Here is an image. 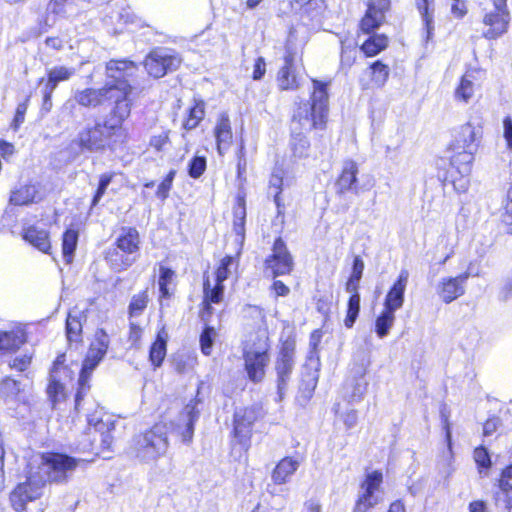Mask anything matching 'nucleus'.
Returning <instances> with one entry per match:
<instances>
[{"label": "nucleus", "instance_id": "f257e3e1", "mask_svg": "<svg viewBox=\"0 0 512 512\" xmlns=\"http://www.w3.org/2000/svg\"><path fill=\"white\" fill-rule=\"evenodd\" d=\"M83 460L65 454L52 453L42 458L35 471H30L26 482L18 484L10 493V502L17 512L26 508L28 501L38 499L47 481L62 483L67 481L78 463Z\"/></svg>", "mask_w": 512, "mask_h": 512}, {"label": "nucleus", "instance_id": "f03ea898", "mask_svg": "<svg viewBox=\"0 0 512 512\" xmlns=\"http://www.w3.org/2000/svg\"><path fill=\"white\" fill-rule=\"evenodd\" d=\"M135 65L131 61H115L111 60L106 65L107 76L113 79L107 82L100 89L85 88L77 90L74 94V100L77 104L87 108H96L103 105L107 101H113L115 106L119 103H130L129 95L132 87L125 76L131 75L128 71H133Z\"/></svg>", "mask_w": 512, "mask_h": 512}, {"label": "nucleus", "instance_id": "7ed1b4c3", "mask_svg": "<svg viewBox=\"0 0 512 512\" xmlns=\"http://www.w3.org/2000/svg\"><path fill=\"white\" fill-rule=\"evenodd\" d=\"M331 81L312 79L308 102L301 103L293 114V123H298L304 131L324 129L329 114V87Z\"/></svg>", "mask_w": 512, "mask_h": 512}, {"label": "nucleus", "instance_id": "20e7f679", "mask_svg": "<svg viewBox=\"0 0 512 512\" xmlns=\"http://www.w3.org/2000/svg\"><path fill=\"white\" fill-rule=\"evenodd\" d=\"M131 104L119 103L114 107L113 116L92 127L84 128L78 134V143L82 150L91 152L104 150L110 145L112 136L121 128L122 122L130 115Z\"/></svg>", "mask_w": 512, "mask_h": 512}, {"label": "nucleus", "instance_id": "39448f33", "mask_svg": "<svg viewBox=\"0 0 512 512\" xmlns=\"http://www.w3.org/2000/svg\"><path fill=\"white\" fill-rule=\"evenodd\" d=\"M169 447L168 426L157 423L151 429L138 434L133 439V450L138 459L145 463L157 461Z\"/></svg>", "mask_w": 512, "mask_h": 512}, {"label": "nucleus", "instance_id": "423d86ee", "mask_svg": "<svg viewBox=\"0 0 512 512\" xmlns=\"http://www.w3.org/2000/svg\"><path fill=\"white\" fill-rule=\"evenodd\" d=\"M181 63L182 58L175 50L167 47H156L145 57L143 64L151 77L159 79L167 73L177 70Z\"/></svg>", "mask_w": 512, "mask_h": 512}, {"label": "nucleus", "instance_id": "0eeeda50", "mask_svg": "<svg viewBox=\"0 0 512 512\" xmlns=\"http://www.w3.org/2000/svg\"><path fill=\"white\" fill-rule=\"evenodd\" d=\"M245 369L253 382H260L265 376V367L269 362L268 345L259 340L244 349Z\"/></svg>", "mask_w": 512, "mask_h": 512}, {"label": "nucleus", "instance_id": "6e6552de", "mask_svg": "<svg viewBox=\"0 0 512 512\" xmlns=\"http://www.w3.org/2000/svg\"><path fill=\"white\" fill-rule=\"evenodd\" d=\"M295 364V342L286 340L282 343L275 361L277 388L280 396L284 393Z\"/></svg>", "mask_w": 512, "mask_h": 512}, {"label": "nucleus", "instance_id": "1a4fd4ad", "mask_svg": "<svg viewBox=\"0 0 512 512\" xmlns=\"http://www.w3.org/2000/svg\"><path fill=\"white\" fill-rule=\"evenodd\" d=\"M265 267L271 270L273 277L290 274L294 260L286 243L278 237L273 244L272 253L265 260Z\"/></svg>", "mask_w": 512, "mask_h": 512}, {"label": "nucleus", "instance_id": "9d476101", "mask_svg": "<svg viewBox=\"0 0 512 512\" xmlns=\"http://www.w3.org/2000/svg\"><path fill=\"white\" fill-rule=\"evenodd\" d=\"M383 475L380 471L368 473L365 481L361 485V494L356 502L353 512H367L374 507L380 500L378 495Z\"/></svg>", "mask_w": 512, "mask_h": 512}, {"label": "nucleus", "instance_id": "9b49d317", "mask_svg": "<svg viewBox=\"0 0 512 512\" xmlns=\"http://www.w3.org/2000/svg\"><path fill=\"white\" fill-rule=\"evenodd\" d=\"M261 416L260 408L256 406L239 409L234 414V435L239 442L248 446L252 426Z\"/></svg>", "mask_w": 512, "mask_h": 512}, {"label": "nucleus", "instance_id": "f8f14e48", "mask_svg": "<svg viewBox=\"0 0 512 512\" xmlns=\"http://www.w3.org/2000/svg\"><path fill=\"white\" fill-rule=\"evenodd\" d=\"M510 22L508 8L493 6L492 10L486 11L483 16V24L488 29L483 33L486 39H496L507 32Z\"/></svg>", "mask_w": 512, "mask_h": 512}, {"label": "nucleus", "instance_id": "ddd939ff", "mask_svg": "<svg viewBox=\"0 0 512 512\" xmlns=\"http://www.w3.org/2000/svg\"><path fill=\"white\" fill-rule=\"evenodd\" d=\"M470 273L464 272L456 277L442 278L437 286V293L445 303H451L465 293V283Z\"/></svg>", "mask_w": 512, "mask_h": 512}, {"label": "nucleus", "instance_id": "4468645a", "mask_svg": "<svg viewBox=\"0 0 512 512\" xmlns=\"http://www.w3.org/2000/svg\"><path fill=\"white\" fill-rule=\"evenodd\" d=\"M196 405V403H188L174 426L175 432L181 437L182 442L186 444L192 442L194 424L199 418V411L196 409Z\"/></svg>", "mask_w": 512, "mask_h": 512}, {"label": "nucleus", "instance_id": "2eb2a0df", "mask_svg": "<svg viewBox=\"0 0 512 512\" xmlns=\"http://www.w3.org/2000/svg\"><path fill=\"white\" fill-rule=\"evenodd\" d=\"M408 278V271L405 269L401 270L397 281L393 284L385 297L384 309L395 313L403 306Z\"/></svg>", "mask_w": 512, "mask_h": 512}, {"label": "nucleus", "instance_id": "dca6fc26", "mask_svg": "<svg viewBox=\"0 0 512 512\" xmlns=\"http://www.w3.org/2000/svg\"><path fill=\"white\" fill-rule=\"evenodd\" d=\"M481 136V127H476L472 125V123L468 122L462 125L455 135V149L477 150Z\"/></svg>", "mask_w": 512, "mask_h": 512}, {"label": "nucleus", "instance_id": "f3484780", "mask_svg": "<svg viewBox=\"0 0 512 512\" xmlns=\"http://www.w3.org/2000/svg\"><path fill=\"white\" fill-rule=\"evenodd\" d=\"M358 172V164L354 160H345L343 162L341 174L335 183L337 193L344 194L347 191L357 192Z\"/></svg>", "mask_w": 512, "mask_h": 512}, {"label": "nucleus", "instance_id": "a211bd4d", "mask_svg": "<svg viewBox=\"0 0 512 512\" xmlns=\"http://www.w3.org/2000/svg\"><path fill=\"white\" fill-rule=\"evenodd\" d=\"M277 83L281 90H297L300 87V82L294 69V54L290 51H287L284 56V65L278 72Z\"/></svg>", "mask_w": 512, "mask_h": 512}, {"label": "nucleus", "instance_id": "6ab92c4d", "mask_svg": "<svg viewBox=\"0 0 512 512\" xmlns=\"http://www.w3.org/2000/svg\"><path fill=\"white\" fill-rule=\"evenodd\" d=\"M204 301H203V312L202 319L207 321V315L212 314L211 304H218L222 301L224 295V286L220 283H215L212 287L209 277H205L203 283Z\"/></svg>", "mask_w": 512, "mask_h": 512}, {"label": "nucleus", "instance_id": "aec40b11", "mask_svg": "<svg viewBox=\"0 0 512 512\" xmlns=\"http://www.w3.org/2000/svg\"><path fill=\"white\" fill-rule=\"evenodd\" d=\"M300 463L291 458H283L274 468L271 479L276 485H283L287 483L290 477L297 471Z\"/></svg>", "mask_w": 512, "mask_h": 512}, {"label": "nucleus", "instance_id": "412c9836", "mask_svg": "<svg viewBox=\"0 0 512 512\" xmlns=\"http://www.w3.org/2000/svg\"><path fill=\"white\" fill-rule=\"evenodd\" d=\"M23 238L38 250L49 253L51 248L49 233L44 229L35 226H29L24 229Z\"/></svg>", "mask_w": 512, "mask_h": 512}, {"label": "nucleus", "instance_id": "4be33fe9", "mask_svg": "<svg viewBox=\"0 0 512 512\" xmlns=\"http://www.w3.org/2000/svg\"><path fill=\"white\" fill-rule=\"evenodd\" d=\"M140 236L132 227H122L117 238V247L124 253L133 254L139 250Z\"/></svg>", "mask_w": 512, "mask_h": 512}, {"label": "nucleus", "instance_id": "5701e85b", "mask_svg": "<svg viewBox=\"0 0 512 512\" xmlns=\"http://www.w3.org/2000/svg\"><path fill=\"white\" fill-rule=\"evenodd\" d=\"M25 342L26 337L22 329L0 331V351L14 352Z\"/></svg>", "mask_w": 512, "mask_h": 512}, {"label": "nucleus", "instance_id": "b1692460", "mask_svg": "<svg viewBox=\"0 0 512 512\" xmlns=\"http://www.w3.org/2000/svg\"><path fill=\"white\" fill-rule=\"evenodd\" d=\"M215 137L217 142V150L219 154H223V150H227L232 141V131L229 118L222 115L215 127Z\"/></svg>", "mask_w": 512, "mask_h": 512}, {"label": "nucleus", "instance_id": "393cba45", "mask_svg": "<svg viewBox=\"0 0 512 512\" xmlns=\"http://www.w3.org/2000/svg\"><path fill=\"white\" fill-rule=\"evenodd\" d=\"M168 333L163 327L157 334L149 352V359L154 367H160L166 356Z\"/></svg>", "mask_w": 512, "mask_h": 512}, {"label": "nucleus", "instance_id": "a878e982", "mask_svg": "<svg viewBox=\"0 0 512 512\" xmlns=\"http://www.w3.org/2000/svg\"><path fill=\"white\" fill-rule=\"evenodd\" d=\"M23 391L24 389L20 382L10 377H6L0 383V397H2L6 403L21 401L23 399Z\"/></svg>", "mask_w": 512, "mask_h": 512}, {"label": "nucleus", "instance_id": "bb28decb", "mask_svg": "<svg viewBox=\"0 0 512 512\" xmlns=\"http://www.w3.org/2000/svg\"><path fill=\"white\" fill-rule=\"evenodd\" d=\"M75 74V69L66 66H55L48 70L44 87L55 90L60 82L68 81Z\"/></svg>", "mask_w": 512, "mask_h": 512}, {"label": "nucleus", "instance_id": "cd10ccee", "mask_svg": "<svg viewBox=\"0 0 512 512\" xmlns=\"http://www.w3.org/2000/svg\"><path fill=\"white\" fill-rule=\"evenodd\" d=\"M512 497V464L503 470L499 480V491L495 494L497 504L505 506Z\"/></svg>", "mask_w": 512, "mask_h": 512}, {"label": "nucleus", "instance_id": "c85d7f7f", "mask_svg": "<svg viewBox=\"0 0 512 512\" xmlns=\"http://www.w3.org/2000/svg\"><path fill=\"white\" fill-rule=\"evenodd\" d=\"M451 158V165L455 167L461 175H469L471 172V164L474 160L476 150L461 149Z\"/></svg>", "mask_w": 512, "mask_h": 512}, {"label": "nucleus", "instance_id": "c756f323", "mask_svg": "<svg viewBox=\"0 0 512 512\" xmlns=\"http://www.w3.org/2000/svg\"><path fill=\"white\" fill-rule=\"evenodd\" d=\"M61 376L56 374H50L49 385L47 387V394L52 402L53 407L56 406L59 402L65 400L66 391L64 384L62 383Z\"/></svg>", "mask_w": 512, "mask_h": 512}, {"label": "nucleus", "instance_id": "7c9ffc66", "mask_svg": "<svg viewBox=\"0 0 512 512\" xmlns=\"http://www.w3.org/2000/svg\"><path fill=\"white\" fill-rule=\"evenodd\" d=\"M78 231L75 229H67L63 234L62 253L67 264L73 261L74 252L78 243Z\"/></svg>", "mask_w": 512, "mask_h": 512}, {"label": "nucleus", "instance_id": "2f4dec72", "mask_svg": "<svg viewBox=\"0 0 512 512\" xmlns=\"http://www.w3.org/2000/svg\"><path fill=\"white\" fill-rule=\"evenodd\" d=\"M388 46V38L383 34H378L368 38L361 46V50L368 57L380 53Z\"/></svg>", "mask_w": 512, "mask_h": 512}, {"label": "nucleus", "instance_id": "473e14b6", "mask_svg": "<svg viewBox=\"0 0 512 512\" xmlns=\"http://www.w3.org/2000/svg\"><path fill=\"white\" fill-rule=\"evenodd\" d=\"M395 322V313L384 309L375 321V332L379 338L386 337Z\"/></svg>", "mask_w": 512, "mask_h": 512}, {"label": "nucleus", "instance_id": "72a5a7b5", "mask_svg": "<svg viewBox=\"0 0 512 512\" xmlns=\"http://www.w3.org/2000/svg\"><path fill=\"white\" fill-rule=\"evenodd\" d=\"M36 194L37 189L34 185H24L12 193L10 202L14 205H26L35 200Z\"/></svg>", "mask_w": 512, "mask_h": 512}, {"label": "nucleus", "instance_id": "f704fd0d", "mask_svg": "<svg viewBox=\"0 0 512 512\" xmlns=\"http://www.w3.org/2000/svg\"><path fill=\"white\" fill-rule=\"evenodd\" d=\"M418 10L422 16V19L425 23L427 30V39L430 38L432 31L434 29L433 26V12H434V0H418L417 1Z\"/></svg>", "mask_w": 512, "mask_h": 512}, {"label": "nucleus", "instance_id": "c9c22d12", "mask_svg": "<svg viewBox=\"0 0 512 512\" xmlns=\"http://www.w3.org/2000/svg\"><path fill=\"white\" fill-rule=\"evenodd\" d=\"M88 425H89L90 430H92V429L94 430L93 439L89 440L88 443H84L82 445V450H89V449L94 448L93 447L94 441H96V436H97L98 432H101L100 437H101L102 442L105 444H108V441H107L108 436H105L103 434V430L106 428V424L99 417H95L94 415L90 416L88 418Z\"/></svg>", "mask_w": 512, "mask_h": 512}, {"label": "nucleus", "instance_id": "e433bc0d", "mask_svg": "<svg viewBox=\"0 0 512 512\" xmlns=\"http://www.w3.org/2000/svg\"><path fill=\"white\" fill-rule=\"evenodd\" d=\"M75 313L76 311H71L66 320V332L70 341H78L82 332L81 316ZM78 314H80V312H78Z\"/></svg>", "mask_w": 512, "mask_h": 512}, {"label": "nucleus", "instance_id": "4c0bfd02", "mask_svg": "<svg viewBox=\"0 0 512 512\" xmlns=\"http://www.w3.org/2000/svg\"><path fill=\"white\" fill-rule=\"evenodd\" d=\"M384 17H382L381 13H375L367 8L366 14L362 18L360 22V28L364 33H371L375 29H377L381 23L383 22Z\"/></svg>", "mask_w": 512, "mask_h": 512}, {"label": "nucleus", "instance_id": "58836bf2", "mask_svg": "<svg viewBox=\"0 0 512 512\" xmlns=\"http://www.w3.org/2000/svg\"><path fill=\"white\" fill-rule=\"evenodd\" d=\"M218 332L214 327L206 326L200 335V347L204 355L209 356Z\"/></svg>", "mask_w": 512, "mask_h": 512}, {"label": "nucleus", "instance_id": "ea45409f", "mask_svg": "<svg viewBox=\"0 0 512 512\" xmlns=\"http://www.w3.org/2000/svg\"><path fill=\"white\" fill-rule=\"evenodd\" d=\"M204 117V104L203 102L196 103L189 109L188 118L184 121L183 127L186 130H192L197 127L199 122Z\"/></svg>", "mask_w": 512, "mask_h": 512}, {"label": "nucleus", "instance_id": "a19ab883", "mask_svg": "<svg viewBox=\"0 0 512 512\" xmlns=\"http://www.w3.org/2000/svg\"><path fill=\"white\" fill-rule=\"evenodd\" d=\"M501 223L505 228V232L512 234V187L507 191L501 214Z\"/></svg>", "mask_w": 512, "mask_h": 512}, {"label": "nucleus", "instance_id": "79ce46f5", "mask_svg": "<svg viewBox=\"0 0 512 512\" xmlns=\"http://www.w3.org/2000/svg\"><path fill=\"white\" fill-rule=\"evenodd\" d=\"M360 311V295H351L348 301L347 315L344 324L347 328H351Z\"/></svg>", "mask_w": 512, "mask_h": 512}, {"label": "nucleus", "instance_id": "37998d69", "mask_svg": "<svg viewBox=\"0 0 512 512\" xmlns=\"http://www.w3.org/2000/svg\"><path fill=\"white\" fill-rule=\"evenodd\" d=\"M234 221H233V230L238 236H244L245 232V218H246V209L244 202H240L238 206L234 209Z\"/></svg>", "mask_w": 512, "mask_h": 512}, {"label": "nucleus", "instance_id": "c03bdc74", "mask_svg": "<svg viewBox=\"0 0 512 512\" xmlns=\"http://www.w3.org/2000/svg\"><path fill=\"white\" fill-rule=\"evenodd\" d=\"M147 303H148L147 291H143L137 295H134L129 304L130 316H132V317L139 316L146 308Z\"/></svg>", "mask_w": 512, "mask_h": 512}, {"label": "nucleus", "instance_id": "a18cd8bd", "mask_svg": "<svg viewBox=\"0 0 512 512\" xmlns=\"http://www.w3.org/2000/svg\"><path fill=\"white\" fill-rule=\"evenodd\" d=\"M372 80L377 86H383L389 77V67L380 61L371 65Z\"/></svg>", "mask_w": 512, "mask_h": 512}, {"label": "nucleus", "instance_id": "49530a36", "mask_svg": "<svg viewBox=\"0 0 512 512\" xmlns=\"http://www.w3.org/2000/svg\"><path fill=\"white\" fill-rule=\"evenodd\" d=\"M473 93V81L469 78L468 75H464L461 79L459 86L455 91V96L459 100L468 102V100L472 97Z\"/></svg>", "mask_w": 512, "mask_h": 512}, {"label": "nucleus", "instance_id": "de8ad7c7", "mask_svg": "<svg viewBox=\"0 0 512 512\" xmlns=\"http://www.w3.org/2000/svg\"><path fill=\"white\" fill-rule=\"evenodd\" d=\"M104 356V354L96 351L95 349L89 348L86 358L83 362L81 372L91 375L100 361L104 358Z\"/></svg>", "mask_w": 512, "mask_h": 512}, {"label": "nucleus", "instance_id": "09e8293b", "mask_svg": "<svg viewBox=\"0 0 512 512\" xmlns=\"http://www.w3.org/2000/svg\"><path fill=\"white\" fill-rule=\"evenodd\" d=\"M107 259L110 262L112 268L117 271H121L128 268L135 261V258H130L128 256L123 257L117 251L109 252L107 254Z\"/></svg>", "mask_w": 512, "mask_h": 512}, {"label": "nucleus", "instance_id": "8fccbe9b", "mask_svg": "<svg viewBox=\"0 0 512 512\" xmlns=\"http://www.w3.org/2000/svg\"><path fill=\"white\" fill-rule=\"evenodd\" d=\"M90 377H91L90 374L80 372L79 379H78V389H77V392L75 395V408L76 409H78L81 401L83 400L85 395L90 390V384H89Z\"/></svg>", "mask_w": 512, "mask_h": 512}, {"label": "nucleus", "instance_id": "3c124183", "mask_svg": "<svg viewBox=\"0 0 512 512\" xmlns=\"http://www.w3.org/2000/svg\"><path fill=\"white\" fill-rule=\"evenodd\" d=\"M109 343L110 339L108 334L103 329H98L95 332L94 340L92 341L90 348L105 355L109 347Z\"/></svg>", "mask_w": 512, "mask_h": 512}, {"label": "nucleus", "instance_id": "603ef678", "mask_svg": "<svg viewBox=\"0 0 512 512\" xmlns=\"http://www.w3.org/2000/svg\"><path fill=\"white\" fill-rule=\"evenodd\" d=\"M206 170V158L204 156H194L188 163L189 176L197 179Z\"/></svg>", "mask_w": 512, "mask_h": 512}, {"label": "nucleus", "instance_id": "864d4df0", "mask_svg": "<svg viewBox=\"0 0 512 512\" xmlns=\"http://www.w3.org/2000/svg\"><path fill=\"white\" fill-rule=\"evenodd\" d=\"M291 146L295 156L303 157L309 148V142L302 133H298L293 137Z\"/></svg>", "mask_w": 512, "mask_h": 512}, {"label": "nucleus", "instance_id": "5fc2aeb1", "mask_svg": "<svg viewBox=\"0 0 512 512\" xmlns=\"http://www.w3.org/2000/svg\"><path fill=\"white\" fill-rule=\"evenodd\" d=\"M175 273L170 268L160 267L159 288L163 297L169 296L168 284L172 281Z\"/></svg>", "mask_w": 512, "mask_h": 512}, {"label": "nucleus", "instance_id": "6e6d98bb", "mask_svg": "<svg viewBox=\"0 0 512 512\" xmlns=\"http://www.w3.org/2000/svg\"><path fill=\"white\" fill-rule=\"evenodd\" d=\"M233 263V258L231 256H225L221 261L220 265L218 266L216 270V283L223 284V282L229 277L230 275V266Z\"/></svg>", "mask_w": 512, "mask_h": 512}, {"label": "nucleus", "instance_id": "4d7b16f0", "mask_svg": "<svg viewBox=\"0 0 512 512\" xmlns=\"http://www.w3.org/2000/svg\"><path fill=\"white\" fill-rule=\"evenodd\" d=\"M112 178H113L112 174H102L100 176L98 188H97L96 193L92 199V206H96L99 203L100 199L105 194L107 187L111 183Z\"/></svg>", "mask_w": 512, "mask_h": 512}, {"label": "nucleus", "instance_id": "13d9d810", "mask_svg": "<svg viewBox=\"0 0 512 512\" xmlns=\"http://www.w3.org/2000/svg\"><path fill=\"white\" fill-rule=\"evenodd\" d=\"M474 460L481 468H489L491 459L486 448L480 446L474 450Z\"/></svg>", "mask_w": 512, "mask_h": 512}, {"label": "nucleus", "instance_id": "bf43d9fd", "mask_svg": "<svg viewBox=\"0 0 512 512\" xmlns=\"http://www.w3.org/2000/svg\"><path fill=\"white\" fill-rule=\"evenodd\" d=\"M65 355H59L53 363V367L50 374H56L58 376L70 377V370L64 365Z\"/></svg>", "mask_w": 512, "mask_h": 512}, {"label": "nucleus", "instance_id": "052dcab7", "mask_svg": "<svg viewBox=\"0 0 512 512\" xmlns=\"http://www.w3.org/2000/svg\"><path fill=\"white\" fill-rule=\"evenodd\" d=\"M32 357L24 354L18 357H15L13 360L9 362V366L11 369H15L17 371H25L29 365L31 364Z\"/></svg>", "mask_w": 512, "mask_h": 512}, {"label": "nucleus", "instance_id": "680f3d73", "mask_svg": "<svg viewBox=\"0 0 512 512\" xmlns=\"http://www.w3.org/2000/svg\"><path fill=\"white\" fill-rule=\"evenodd\" d=\"M389 6V0H369L368 2V9L377 14L381 13L382 17H385V12L388 10Z\"/></svg>", "mask_w": 512, "mask_h": 512}, {"label": "nucleus", "instance_id": "e2e57ef3", "mask_svg": "<svg viewBox=\"0 0 512 512\" xmlns=\"http://www.w3.org/2000/svg\"><path fill=\"white\" fill-rule=\"evenodd\" d=\"M282 177L278 176V175H275L273 174L271 179H270V190H272L273 188L275 189V194H274V202L275 204L277 205V207L279 208L280 207V192H281V185H282Z\"/></svg>", "mask_w": 512, "mask_h": 512}, {"label": "nucleus", "instance_id": "0e129e2a", "mask_svg": "<svg viewBox=\"0 0 512 512\" xmlns=\"http://www.w3.org/2000/svg\"><path fill=\"white\" fill-rule=\"evenodd\" d=\"M266 71V63L264 61V58L259 57L257 58L255 65H254V71H253V79L254 80H260Z\"/></svg>", "mask_w": 512, "mask_h": 512}, {"label": "nucleus", "instance_id": "69168bd1", "mask_svg": "<svg viewBox=\"0 0 512 512\" xmlns=\"http://www.w3.org/2000/svg\"><path fill=\"white\" fill-rule=\"evenodd\" d=\"M363 270L364 262L359 256H356L353 261L352 274L350 277L360 280L363 274Z\"/></svg>", "mask_w": 512, "mask_h": 512}, {"label": "nucleus", "instance_id": "338daca9", "mask_svg": "<svg viewBox=\"0 0 512 512\" xmlns=\"http://www.w3.org/2000/svg\"><path fill=\"white\" fill-rule=\"evenodd\" d=\"M504 127V138L507 142L508 148L512 149V119L510 117H506L503 120Z\"/></svg>", "mask_w": 512, "mask_h": 512}, {"label": "nucleus", "instance_id": "774afa93", "mask_svg": "<svg viewBox=\"0 0 512 512\" xmlns=\"http://www.w3.org/2000/svg\"><path fill=\"white\" fill-rule=\"evenodd\" d=\"M498 425H499L498 418L488 419L483 425L484 436H491L497 430Z\"/></svg>", "mask_w": 512, "mask_h": 512}]
</instances>
